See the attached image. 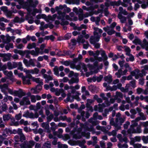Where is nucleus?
<instances>
[{
  "label": "nucleus",
  "instance_id": "f257e3e1",
  "mask_svg": "<svg viewBox=\"0 0 148 148\" xmlns=\"http://www.w3.org/2000/svg\"><path fill=\"white\" fill-rule=\"evenodd\" d=\"M132 124L130 126V129L128 130L127 132L125 130L122 131V133L124 136L128 134H131L134 133H140L142 132V130L141 129V127H146L148 126V122L146 121L141 122L139 125L135 129V127H136L138 123L136 122V121H132L131 123Z\"/></svg>",
  "mask_w": 148,
  "mask_h": 148
},
{
  "label": "nucleus",
  "instance_id": "f03ea898",
  "mask_svg": "<svg viewBox=\"0 0 148 148\" xmlns=\"http://www.w3.org/2000/svg\"><path fill=\"white\" fill-rule=\"evenodd\" d=\"M29 3L27 2L23 3H21L20 4L22 5H23L24 4L25 5V7L26 8L29 13H31L32 14L33 16H35L36 15V13H41V10L39 9L38 10L37 9H35L33 8L35 7L38 4V1L37 0H35L34 2V4L32 5L31 4V1L30 0L29 1Z\"/></svg>",
  "mask_w": 148,
  "mask_h": 148
},
{
  "label": "nucleus",
  "instance_id": "7ed1b4c3",
  "mask_svg": "<svg viewBox=\"0 0 148 148\" xmlns=\"http://www.w3.org/2000/svg\"><path fill=\"white\" fill-rule=\"evenodd\" d=\"M93 29L94 30V36L90 37V42L91 43H93V42L98 41L102 32V30L97 27H94Z\"/></svg>",
  "mask_w": 148,
  "mask_h": 148
},
{
  "label": "nucleus",
  "instance_id": "20e7f679",
  "mask_svg": "<svg viewBox=\"0 0 148 148\" xmlns=\"http://www.w3.org/2000/svg\"><path fill=\"white\" fill-rule=\"evenodd\" d=\"M143 69L142 70V73H139V71L138 69L135 70L134 71L132 72L131 74L133 76H134L136 79H138L139 77H142L145 75L146 72L145 70L148 71V65H146L143 66Z\"/></svg>",
  "mask_w": 148,
  "mask_h": 148
},
{
  "label": "nucleus",
  "instance_id": "39448f33",
  "mask_svg": "<svg viewBox=\"0 0 148 148\" xmlns=\"http://www.w3.org/2000/svg\"><path fill=\"white\" fill-rule=\"evenodd\" d=\"M58 14L59 15L58 16L56 14H53L52 16H48V18H49V20L54 21L56 18L58 19H61L62 21L64 19V16L65 15V13L64 12H61L59 10L58 12Z\"/></svg>",
  "mask_w": 148,
  "mask_h": 148
},
{
  "label": "nucleus",
  "instance_id": "423d86ee",
  "mask_svg": "<svg viewBox=\"0 0 148 148\" xmlns=\"http://www.w3.org/2000/svg\"><path fill=\"white\" fill-rule=\"evenodd\" d=\"M119 10L120 12L118 15V17L122 23H124L126 21V19L125 17H123L121 15V14H122L125 15H127V12L125 10H123L122 7H120L119 8Z\"/></svg>",
  "mask_w": 148,
  "mask_h": 148
},
{
  "label": "nucleus",
  "instance_id": "0eeeda50",
  "mask_svg": "<svg viewBox=\"0 0 148 148\" xmlns=\"http://www.w3.org/2000/svg\"><path fill=\"white\" fill-rule=\"evenodd\" d=\"M100 51L98 50L96 51L95 53H94V60L95 62H94V65L95 66H96L97 65L98 62H101L103 59L101 57H98L97 56L99 55L100 54Z\"/></svg>",
  "mask_w": 148,
  "mask_h": 148
},
{
  "label": "nucleus",
  "instance_id": "6e6552de",
  "mask_svg": "<svg viewBox=\"0 0 148 148\" xmlns=\"http://www.w3.org/2000/svg\"><path fill=\"white\" fill-rule=\"evenodd\" d=\"M35 51L34 50H32L31 51H29V52L27 53V55L31 54L34 56H38L39 54L41 55L43 54V51H40V49L38 47H36L35 49Z\"/></svg>",
  "mask_w": 148,
  "mask_h": 148
},
{
  "label": "nucleus",
  "instance_id": "1a4fd4ad",
  "mask_svg": "<svg viewBox=\"0 0 148 148\" xmlns=\"http://www.w3.org/2000/svg\"><path fill=\"white\" fill-rule=\"evenodd\" d=\"M34 145V142L33 141H30L28 143H27L26 141L25 142L20 146L21 148H32Z\"/></svg>",
  "mask_w": 148,
  "mask_h": 148
},
{
  "label": "nucleus",
  "instance_id": "9d476101",
  "mask_svg": "<svg viewBox=\"0 0 148 148\" xmlns=\"http://www.w3.org/2000/svg\"><path fill=\"white\" fill-rule=\"evenodd\" d=\"M144 34L146 37L148 38V31H146L145 32ZM141 46L142 47L145 49L146 50H148V42H147L145 39H144L143 43L141 44Z\"/></svg>",
  "mask_w": 148,
  "mask_h": 148
},
{
  "label": "nucleus",
  "instance_id": "9b49d317",
  "mask_svg": "<svg viewBox=\"0 0 148 148\" xmlns=\"http://www.w3.org/2000/svg\"><path fill=\"white\" fill-rule=\"evenodd\" d=\"M129 4L130 6L128 7L127 10H131L133 8L132 6V3H131V0H123V3L121 4V5L123 7H127Z\"/></svg>",
  "mask_w": 148,
  "mask_h": 148
},
{
  "label": "nucleus",
  "instance_id": "f8f14e48",
  "mask_svg": "<svg viewBox=\"0 0 148 148\" xmlns=\"http://www.w3.org/2000/svg\"><path fill=\"white\" fill-rule=\"evenodd\" d=\"M30 103V102L28 97H24L22 100L20 102V104L21 105H29Z\"/></svg>",
  "mask_w": 148,
  "mask_h": 148
},
{
  "label": "nucleus",
  "instance_id": "ddd939ff",
  "mask_svg": "<svg viewBox=\"0 0 148 148\" xmlns=\"http://www.w3.org/2000/svg\"><path fill=\"white\" fill-rule=\"evenodd\" d=\"M28 76L29 77L31 78V79L33 81L36 82L37 83L40 84L41 85H43V83L42 80L40 79L39 78H36L33 77L31 75H29Z\"/></svg>",
  "mask_w": 148,
  "mask_h": 148
},
{
  "label": "nucleus",
  "instance_id": "4468645a",
  "mask_svg": "<svg viewBox=\"0 0 148 148\" xmlns=\"http://www.w3.org/2000/svg\"><path fill=\"white\" fill-rule=\"evenodd\" d=\"M103 29L109 35H112L115 33V32L113 28L108 26L104 27Z\"/></svg>",
  "mask_w": 148,
  "mask_h": 148
},
{
  "label": "nucleus",
  "instance_id": "2eb2a0df",
  "mask_svg": "<svg viewBox=\"0 0 148 148\" xmlns=\"http://www.w3.org/2000/svg\"><path fill=\"white\" fill-rule=\"evenodd\" d=\"M42 87L40 85H38L36 88L31 89L32 92L34 94H37L39 93L42 89Z\"/></svg>",
  "mask_w": 148,
  "mask_h": 148
},
{
  "label": "nucleus",
  "instance_id": "dca6fc26",
  "mask_svg": "<svg viewBox=\"0 0 148 148\" xmlns=\"http://www.w3.org/2000/svg\"><path fill=\"white\" fill-rule=\"evenodd\" d=\"M29 75H26L25 77H22L23 82L24 84L29 85L30 84V79H31V78L29 77Z\"/></svg>",
  "mask_w": 148,
  "mask_h": 148
},
{
  "label": "nucleus",
  "instance_id": "f3484780",
  "mask_svg": "<svg viewBox=\"0 0 148 148\" xmlns=\"http://www.w3.org/2000/svg\"><path fill=\"white\" fill-rule=\"evenodd\" d=\"M0 56L3 58V60L4 62H5L10 60V58L11 56V54L10 53L0 54Z\"/></svg>",
  "mask_w": 148,
  "mask_h": 148
},
{
  "label": "nucleus",
  "instance_id": "a211bd4d",
  "mask_svg": "<svg viewBox=\"0 0 148 148\" xmlns=\"http://www.w3.org/2000/svg\"><path fill=\"white\" fill-rule=\"evenodd\" d=\"M70 15L71 17H70L68 15H66V14H65V15L64 16V18H65L66 19L70 21L73 20L76 21L77 20V17H73L74 14L73 12L71 13Z\"/></svg>",
  "mask_w": 148,
  "mask_h": 148
},
{
  "label": "nucleus",
  "instance_id": "6ab92c4d",
  "mask_svg": "<svg viewBox=\"0 0 148 148\" xmlns=\"http://www.w3.org/2000/svg\"><path fill=\"white\" fill-rule=\"evenodd\" d=\"M133 3H135L136 1L139 4H142L141 7L142 8L145 9L148 7V1L146 3H143L140 0H132Z\"/></svg>",
  "mask_w": 148,
  "mask_h": 148
},
{
  "label": "nucleus",
  "instance_id": "aec40b11",
  "mask_svg": "<svg viewBox=\"0 0 148 148\" xmlns=\"http://www.w3.org/2000/svg\"><path fill=\"white\" fill-rule=\"evenodd\" d=\"M120 113H118L116 115L117 118L116 120V123L118 124H121L124 122L125 121L124 119L120 118Z\"/></svg>",
  "mask_w": 148,
  "mask_h": 148
},
{
  "label": "nucleus",
  "instance_id": "412c9836",
  "mask_svg": "<svg viewBox=\"0 0 148 148\" xmlns=\"http://www.w3.org/2000/svg\"><path fill=\"white\" fill-rule=\"evenodd\" d=\"M78 74L76 73L74 75V77H75V79L73 77L72 78L70 81L69 82L70 84H72L74 83H77L78 82Z\"/></svg>",
  "mask_w": 148,
  "mask_h": 148
},
{
  "label": "nucleus",
  "instance_id": "4be33fe9",
  "mask_svg": "<svg viewBox=\"0 0 148 148\" xmlns=\"http://www.w3.org/2000/svg\"><path fill=\"white\" fill-rule=\"evenodd\" d=\"M98 116L97 113H95L93 115V118L89 120L90 122L93 125H95L97 123V122L95 121L97 119Z\"/></svg>",
  "mask_w": 148,
  "mask_h": 148
},
{
  "label": "nucleus",
  "instance_id": "5701e85b",
  "mask_svg": "<svg viewBox=\"0 0 148 148\" xmlns=\"http://www.w3.org/2000/svg\"><path fill=\"white\" fill-rule=\"evenodd\" d=\"M31 101L32 102L35 103L36 100H40L41 99L40 96L38 95H32L30 97Z\"/></svg>",
  "mask_w": 148,
  "mask_h": 148
},
{
  "label": "nucleus",
  "instance_id": "b1692460",
  "mask_svg": "<svg viewBox=\"0 0 148 148\" xmlns=\"http://www.w3.org/2000/svg\"><path fill=\"white\" fill-rule=\"evenodd\" d=\"M139 115L140 116V117H137L135 119V120H134V121H136V122H137H137H138V121H140V120H145L146 119V117L144 115L143 113H140Z\"/></svg>",
  "mask_w": 148,
  "mask_h": 148
},
{
  "label": "nucleus",
  "instance_id": "393cba45",
  "mask_svg": "<svg viewBox=\"0 0 148 148\" xmlns=\"http://www.w3.org/2000/svg\"><path fill=\"white\" fill-rule=\"evenodd\" d=\"M141 138L140 136H136L132 138L130 142V144L132 145L136 142H140L141 140Z\"/></svg>",
  "mask_w": 148,
  "mask_h": 148
},
{
  "label": "nucleus",
  "instance_id": "a878e982",
  "mask_svg": "<svg viewBox=\"0 0 148 148\" xmlns=\"http://www.w3.org/2000/svg\"><path fill=\"white\" fill-rule=\"evenodd\" d=\"M25 94V93L21 90L16 91L14 96H18L21 98Z\"/></svg>",
  "mask_w": 148,
  "mask_h": 148
},
{
  "label": "nucleus",
  "instance_id": "bb28decb",
  "mask_svg": "<svg viewBox=\"0 0 148 148\" xmlns=\"http://www.w3.org/2000/svg\"><path fill=\"white\" fill-rule=\"evenodd\" d=\"M60 53L61 51H59L58 50H56L55 51H51L50 54L51 56H54L56 55H57L58 56H60L61 55Z\"/></svg>",
  "mask_w": 148,
  "mask_h": 148
},
{
  "label": "nucleus",
  "instance_id": "cd10ccee",
  "mask_svg": "<svg viewBox=\"0 0 148 148\" xmlns=\"http://www.w3.org/2000/svg\"><path fill=\"white\" fill-rule=\"evenodd\" d=\"M115 100V99H110V102H108L107 101H105V105H103V106L105 107L110 106L111 103H113L114 102Z\"/></svg>",
  "mask_w": 148,
  "mask_h": 148
},
{
  "label": "nucleus",
  "instance_id": "c85d7f7f",
  "mask_svg": "<svg viewBox=\"0 0 148 148\" xmlns=\"http://www.w3.org/2000/svg\"><path fill=\"white\" fill-rule=\"evenodd\" d=\"M74 98L73 97H71V94L69 93L67 95V97L66 99L65 100L66 102L70 101L72 102L73 101Z\"/></svg>",
  "mask_w": 148,
  "mask_h": 148
},
{
  "label": "nucleus",
  "instance_id": "c756f323",
  "mask_svg": "<svg viewBox=\"0 0 148 148\" xmlns=\"http://www.w3.org/2000/svg\"><path fill=\"white\" fill-rule=\"evenodd\" d=\"M43 77L45 79V81L47 82H48L49 81L53 79V78L51 76L48 75L46 74H44Z\"/></svg>",
  "mask_w": 148,
  "mask_h": 148
},
{
  "label": "nucleus",
  "instance_id": "7c9ffc66",
  "mask_svg": "<svg viewBox=\"0 0 148 148\" xmlns=\"http://www.w3.org/2000/svg\"><path fill=\"white\" fill-rule=\"evenodd\" d=\"M104 79L105 81L109 83H110L112 81V77L110 75L105 77Z\"/></svg>",
  "mask_w": 148,
  "mask_h": 148
},
{
  "label": "nucleus",
  "instance_id": "2f4dec72",
  "mask_svg": "<svg viewBox=\"0 0 148 148\" xmlns=\"http://www.w3.org/2000/svg\"><path fill=\"white\" fill-rule=\"evenodd\" d=\"M29 52V51L28 50H26L25 51L19 50V51L18 54L22 56H23L25 54H26L27 55H26V57L27 58H29V57L28 56V55H27V53H28Z\"/></svg>",
  "mask_w": 148,
  "mask_h": 148
},
{
  "label": "nucleus",
  "instance_id": "473e14b6",
  "mask_svg": "<svg viewBox=\"0 0 148 148\" xmlns=\"http://www.w3.org/2000/svg\"><path fill=\"white\" fill-rule=\"evenodd\" d=\"M0 88L2 91L6 95V93L5 92V90L6 89H8V85L5 84H4L3 85L1 86H0Z\"/></svg>",
  "mask_w": 148,
  "mask_h": 148
},
{
  "label": "nucleus",
  "instance_id": "72a5a7b5",
  "mask_svg": "<svg viewBox=\"0 0 148 148\" xmlns=\"http://www.w3.org/2000/svg\"><path fill=\"white\" fill-rule=\"evenodd\" d=\"M36 44L35 43H32V44H28L27 45V48L29 49H31L35 47Z\"/></svg>",
  "mask_w": 148,
  "mask_h": 148
},
{
  "label": "nucleus",
  "instance_id": "f704fd0d",
  "mask_svg": "<svg viewBox=\"0 0 148 148\" xmlns=\"http://www.w3.org/2000/svg\"><path fill=\"white\" fill-rule=\"evenodd\" d=\"M11 118L10 115L9 114L4 115L3 116V119L4 121H8Z\"/></svg>",
  "mask_w": 148,
  "mask_h": 148
},
{
  "label": "nucleus",
  "instance_id": "c9c22d12",
  "mask_svg": "<svg viewBox=\"0 0 148 148\" xmlns=\"http://www.w3.org/2000/svg\"><path fill=\"white\" fill-rule=\"evenodd\" d=\"M3 73L5 75L8 76L9 77H11L12 75V73L11 71L8 72L7 71H4Z\"/></svg>",
  "mask_w": 148,
  "mask_h": 148
},
{
  "label": "nucleus",
  "instance_id": "e433bc0d",
  "mask_svg": "<svg viewBox=\"0 0 148 148\" xmlns=\"http://www.w3.org/2000/svg\"><path fill=\"white\" fill-rule=\"evenodd\" d=\"M70 89L71 90V93H73L74 92L75 89H78L79 88V86L78 85H77L75 86V87H73V86H70Z\"/></svg>",
  "mask_w": 148,
  "mask_h": 148
},
{
  "label": "nucleus",
  "instance_id": "4c0bfd02",
  "mask_svg": "<svg viewBox=\"0 0 148 148\" xmlns=\"http://www.w3.org/2000/svg\"><path fill=\"white\" fill-rule=\"evenodd\" d=\"M64 92V90L62 89H59L58 90L57 89H56V90L55 92L56 95L58 96L60 95V93H62Z\"/></svg>",
  "mask_w": 148,
  "mask_h": 148
},
{
  "label": "nucleus",
  "instance_id": "58836bf2",
  "mask_svg": "<svg viewBox=\"0 0 148 148\" xmlns=\"http://www.w3.org/2000/svg\"><path fill=\"white\" fill-rule=\"evenodd\" d=\"M122 97L123 95L121 92H116V95L115 97V99H116L118 98H122Z\"/></svg>",
  "mask_w": 148,
  "mask_h": 148
},
{
  "label": "nucleus",
  "instance_id": "ea45409f",
  "mask_svg": "<svg viewBox=\"0 0 148 148\" xmlns=\"http://www.w3.org/2000/svg\"><path fill=\"white\" fill-rule=\"evenodd\" d=\"M133 42L136 45L140 44L141 43V41L140 39L138 38H136L133 41Z\"/></svg>",
  "mask_w": 148,
  "mask_h": 148
},
{
  "label": "nucleus",
  "instance_id": "a19ab883",
  "mask_svg": "<svg viewBox=\"0 0 148 148\" xmlns=\"http://www.w3.org/2000/svg\"><path fill=\"white\" fill-rule=\"evenodd\" d=\"M77 42L79 43H83L85 42V40L82 38V36L80 35L78 37L77 39Z\"/></svg>",
  "mask_w": 148,
  "mask_h": 148
},
{
  "label": "nucleus",
  "instance_id": "79ce46f5",
  "mask_svg": "<svg viewBox=\"0 0 148 148\" xmlns=\"http://www.w3.org/2000/svg\"><path fill=\"white\" fill-rule=\"evenodd\" d=\"M124 48L125 51L126 52V55H129L130 54V52L131 51V50L130 48L127 46H125L124 47Z\"/></svg>",
  "mask_w": 148,
  "mask_h": 148
},
{
  "label": "nucleus",
  "instance_id": "37998d69",
  "mask_svg": "<svg viewBox=\"0 0 148 148\" xmlns=\"http://www.w3.org/2000/svg\"><path fill=\"white\" fill-rule=\"evenodd\" d=\"M117 138L119 139L120 141L122 142V141H123L125 142H127V138L126 137H125L123 139H122L121 138V135L120 134H119L118 135Z\"/></svg>",
  "mask_w": 148,
  "mask_h": 148
},
{
  "label": "nucleus",
  "instance_id": "c03bdc74",
  "mask_svg": "<svg viewBox=\"0 0 148 148\" xmlns=\"http://www.w3.org/2000/svg\"><path fill=\"white\" fill-rule=\"evenodd\" d=\"M50 125L51 126V129L53 130H55L58 127L56 125L55 123L53 122L51 123Z\"/></svg>",
  "mask_w": 148,
  "mask_h": 148
},
{
  "label": "nucleus",
  "instance_id": "a18cd8bd",
  "mask_svg": "<svg viewBox=\"0 0 148 148\" xmlns=\"http://www.w3.org/2000/svg\"><path fill=\"white\" fill-rule=\"evenodd\" d=\"M41 126L46 129H48L49 127V125L48 123H43L41 124Z\"/></svg>",
  "mask_w": 148,
  "mask_h": 148
},
{
  "label": "nucleus",
  "instance_id": "49530a36",
  "mask_svg": "<svg viewBox=\"0 0 148 148\" xmlns=\"http://www.w3.org/2000/svg\"><path fill=\"white\" fill-rule=\"evenodd\" d=\"M41 27H40V29L41 30H43L44 28H47L48 27V25L47 24L44 25V23L43 22H41Z\"/></svg>",
  "mask_w": 148,
  "mask_h": 148
},
{
  "label": "nucleus",
  "instance_id": "de8ad7c7",
  "mask_svg": "<svg viewBox=\"0 0 148 148\" xmlns=\"http://www.w3.org/2000/svg\"><path fill=\"white\" fill-rule=\"evenodd\" d=\"M1 38L4 39V42L5 43L9 42L10 41V39L8 37H5V36L3 35H1Z\"/></svg>",
  "mask_w": 148,
  "mask_h": 148
},
{
  "label": "nucleus",
  "instance_id": "09e8293b",
  "mask_svg": "<svg viewBox=\"0 0 148 148\" xmlns=\"http://www.w3.org/2000/svg\"><path fill=\"white\" fill-rule=\"evenodd\" d=\"M115 75L117 76L118 78H119L121 75H123V73L121 70H119L118 72L115 73Z\"/></svg>",
  "mask_w": 148,
  "mask_h": 148
},
{
  "label": "nucleus",
  "instance_id": "8fccbe9b",
  "mask_svg": "<svg viewBox=\"0 0 148 148\" xmlns=\"http://www.w3.org/2000/svg\"><path fill=\"white\" fill-rule=\"evenodd\" d=\"M100 53L101 54L102 57L104 58V59H106V56L105 55V51L103 50H101L100 51Z\"/></svg>",
  "mask_w": 148,
  "mask_h": 148
},
{
  "label": "nucleus",
  "instance_id": "3c124183",
  "mask_svg": "<svg viewBox=\"0 0 148 148\" xmlns=\"http://www.w3.org/2000/svg\"><path fill=\"white\" fill-rule=\"evenodd\" d=\"M41 18L44 19L46 21H49V18H48V16H47L45 14H41Z\"/></svg>",
  "mask_w": 148,
  "mask_h": 148
},
{
  "label": "nucleus",
  "instance_id": "603ef678",
  "mask_svg": "<svg viewBox=\"0 0 148 148\" xmlns=\"http://www.w3.org/2000/svg\"><path fill=\"white\" fill-rule=\"evenodd\" d=\"M87 103L86 104V106L87 107H89L90 105L93 102V100L89 99H87Z\"/></svg>",
  "mask_w": 148,
  "mask_h": 148
},
{
  "label": "nucleus",
  "instance_id": "864d4df0",
  "mask_svg": "<svg viewBox=\"0 0 148 148\" xmlns=\"http://www.w3.org/2000/svg\"><path fill=\"white\" fill-rule=\"evenodd\" d=\"M51 145L50 143H45L43 145V148H50Z\"/></svg>",
  "mask_w": 148,
  "mask_h": 148
},
{
  "label": "nucleus",
  "instance_id": "5fc2aeb1",
  "mask_svg": "<svg viewBox=\"0 0 148 148\" xmlns=\"http://www.w3.org/2000/svg\"><path fill=\"white\" fill-rule=\"evenodd\" d=\"M21 124H23L24 125H27L28 124V122L27 121H25L23 119H21L19 122Z\"/></svg>",
  "mask_w": 148,
  "mask_h": 148
},
{
  "label": "nucleus",
  "instance_id": "6e6d98bb",
  "mask_svg": "<svg viewBox=\"0 0 148 148\" xmlns=\"http://www.w3.org/2000/svg\"><path fill=\"white\" fill-rule=\"evenodd\" d=\"M58 70V68L57 67H55L53 69L55 74L58 76H59V72Z\"/></svg>",
  "mask_w": 148,
  "mask_h": 148
},
{
  "label": "nucleus",
  "instance_id": "4d7b16f0",
  "mask_svg": "<svg viewBox=\"0 0 148 148\" xmlns=\"http://www.w3.org/2000/svg\"><path fill=\"white\" fill-rule=\"evenodd\" d=\"M14 21L16 22L21 23L23 21V20L18 17H16L14 19Z\"/></svg>",
  "mask_w": 148,
  "mask_h": 148
},
{
  "label": "nucleus",
  "instance_id": "13d9d810",
  "mask_svg": "<svg viewBox=\"0 0 148 148\" xmlns=\"http://www.w3.org/2000/svg\"><path fill=\"white\" fill-rule=\"evenodd\" d=\"M7 66H8V69H11L13 68H15V66H13L12 65L11 63L10 62H8L7 63Z\"/></svg>",
  "mask_w": 148,
  "mask_h": 148
},
{
  "label": "nucleus",
  "instance_id": "bf43d9fd",
  "mask_svg": "<svg viewBox=\"0 0 148 148\" xmlns=\"http://www.w3.org/2000/svg\"><path fill=\"white\" fill-rule=\"evenodd\" d=\"M132 145H133L134 148H140L142 146L141 144L139 143L135 144L134 143Z\"/></svg>",
  "mask_w": 148,
  "mask_h": 148
},
{
  "label": "nucleus",
  "instance_id": "052dcab7",
  "mask_svg": "<svg viewBox=\"0 0 148 148\" xmlns=\"http://www.w3.org/2000/svg\"><path fill=\"white\" fill-rule=\"evenodd\" d=\"M85 61L86 62H88L90 61L91 62H95L94 60V59L92 58H90V59L86 58L85 60Z\"/></svg>",
  "mask_w": 148,
  "mask_h": 148
},
{
  "label": "nucleus",
  "instance_id": "680f3d73",
  "mask_svg": "<svg viewBox=\"0 0 148 148\" xmlns=\"http://www.w3.org/2000/svg\"><path fill=\"white\" fill-rule=\"evenodd\" d=\"M82 135L83 136L87 138H88L90 137V133L88 132L82 133Z\"/></svg>",
  "mask_w": 148,
  "mask_h": 148
},
{
  "label": "nucleus",
  "instance_id": "e2e57ef3",
  "mask_svg": "<svg viewBox=\"0 0 148 148\" xmlns=\"http://www.w3.org/2000/svg\"><path fill=\"white\" fill-rule=\"evenodd\" d=\"M23 62L27 67H28L30 66L29 61L28 62L27 60L25 59L23 60Z\"/></svg>",
  "mask_w": 148,
  "mask_h": 148
},
{
  "label": "nucleus",
  "instance_id": "0e129e2a",
  "mask_svg": "<svg viewBox=\"0 0 148 148\" xmlns=\"http://www.w3.org/2000/svg\"><path fill=\"white\" fill-rule=\"evenodd\" d=\"M22 66V63L21 62H19L18 64V69L21 71H23V68Z\"/></svg>",
  "mask_w": 148,
  "mask_h": 148
},
{
  "label": "nucleus",
  "instance_id": "69168bd1",
  "mask_svg": "<svg viewBox=\"0 0 148 148\" xmlns=\"http://www.w3.org/2000/svg\"><path fill=\"white\" fill-rule=\"evenodd\" d=\"M71 33H67L65 35L64 38L66 39H68L71 38Z\"/></svg>",
  "mask_w": 148,
  "mask_h": 148
},
{
  "label": "nucleus",
  "instance_id": "338daca9",
  "mask_svg": "<svg viewBox=\"0 0 148 148\" xmlns=\"http://www.w3.org/2000/svg\"><path fill=\"white\" fill-rule=\"evenodd\" d=\"M53 115L52 114H50L47 117L48 121H50L53 119Z\"/></svg>",
  "mask_w": 148,
  "mask_h": 148
},
{
  "label": "nucleus",
  "instance_id": "774afa93",
  "mask_svg": "<svg viewBox=\"0 0 148 148\" xmlns=\"http://www.w3.org/2000/svg\"><path fill=\"white\" fill-rule=\"evenodd\" d=\"M143 140L145 143H147L148 142V136L146 137H143Z\"/></svg>",
  "mask_w": 148,
  "mask_h": 148
}]
</instances>
